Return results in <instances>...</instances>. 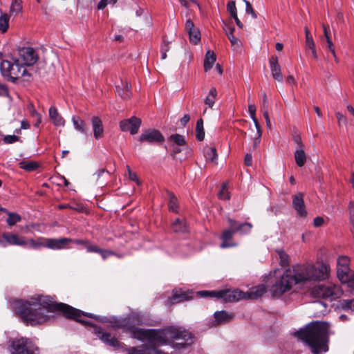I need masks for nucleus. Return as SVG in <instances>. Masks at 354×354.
<instances>
[{
  "label": "nucleus",
  "mask_w": 354,
  "mask_h": 354,
  "mask_svg": "<svg viewBox=\"0 0 354 354\" xmlns=\"http://www.w3.org/2000/svg\"><path fill=\"white\" fill-rule=\"evenodd\" d=\"M230 227L234 232H240L242 234H246L251 232L252 225L250 223H239L236 221L228 218Z\"/></svg>",
  "instance_id": "15"
},
{
  "label": "nucleus",
  "mask_w": 354,
  "mask_h": 354,
  "mask_svg": "<svg viewBox=\"0 0 354 354\" xmlns=\"http://www.w3.org/2000/svg\"><path fill=\"white\" fill-rule=\"evenodd\" d=\"M69 243H71L70 238L45 239V247L51 250L68 248Z\"/></svg>",
  "instance_id": "13"
},
{
  "label": "nucleus",
  "mask_w": 354,
  "mask_h": 354,
  "mask_svg": "<svg viewBox=\"0 0 354 354\" xmlns=\"http://www.w3.org/2000/svg\"><path fill=\"white\" fill-rule=\"evenodd\" d=\"M327 45H328V48L329 50L330 51L331 54L333 55V57L335 59V62L338 63L339 62V59L337 58V57L336 55L333 41H328V44H327Z\"/></svg>",
  "instance_id": "51"
},
{
  "label": "nucleus",
  "mask_w": 354,
  "mask_h": 354,
  "mask_svg": "<svg viewBox=\"0 0 354 354\" xmlns=\"http://www.w3.org/2000/svg\"><path fill=\"white\" fill-rule=\"evenodd\" d=\"M91 124L95 138H101L104 135V128L102 120L97 116H93L91 118Z\"/></svg>",
  "instance_id": "18"
},
{
  "label": "nucleus",
  "mask_w": 354,
  "mask_h": 354,
  "mask_svg": "<svg viewBox=\"0 0 354 354\" xmlns=\"http://www.w3.org/2000/svg\"><path fill=\"white\" fill-rule=\"evenodd\" d=\"M203 297L222 299L225 302H234L241 299H247L246 292L239 290H203L198 292Z\"/></svg>",
  "instance_id": "6"
},
{
  "label": "nucleus",
  "mask_w": 354,
  "mask_h": 354,
  "mask_svg": "<svg viewBox=\"0 0 354 354\" xmlns=\"http://www.w3.org/2000/svg\"><path fill=\"white\" fill-rule=\"evenodd\" d=\"M322 27L324 30V37H326V43L328 44V41H331V39L329 36V27L326 26L324 24H322Z\"/></svg>",
  "instance_id": "60"
},
{
  "label": "nucleus",
  "mask_w": 354,
  "mask_h": 354,
  "mask_svg": "<svg viewBox=\"0 0 354 354\" xmlns=\"http://www.w3.org/2000/svg\"><path fill=\"white\" fill-rule=\"evenodd\" d=\"M72 122L74 125L75 129L79 132L83 134H87L88 132V128L87 127L86 123L80 119L78 116H73Z\"/></svg>",
  "instance_id": "28"
},
{
  "label": "nucleus",
  "mask_w": 354,
  "mask_h": 354,
  "mask_svg": "<svg viewBox=\"0 0 354 354\" xmlns=\"http://www.w3.org/2000/svg\"><path fill=\"white\" fill-rule=\"evenodd\" d=\"M164 140L163 135L160 131L155 129H147L143 131L139 137L140 142L149 144L162 143Z\"/></svg>",
  "instance_id": "11"
},
{
  "label": "nucleus",
  "mask_w": 354,
  "mask_h": 354,
  "mask_svg": "<svg viewBox=\"0 0 354 354\" xmlns=\"http://www.w3.org/2000/svg\"><path fill=\"white\" fill-rule=\"evenodd\" d=\"M152 344H142L138 347H130L127 349V354H151Z\"/></svg>",
  "instance_id": "22"
},
{
  "label": "nucleus",
  "mask_w": 354,
  "mask_h": 354,
  "mask_svg": "<svg viewBox=\"0 0 354 354\" xmlns=\"http://www.w3.org/2000/svg\"><path fill=\"white\" fill-rule=\"evenodd\" d=\"M141 125V120L133 116L131 118L122 120L120 122V128L122 131H129L134 135L138 133Z\"/></svg>",
  "instance_id": "12"
},
{
  "label": "nucleus",
  "mask_w": 354,
  "mask_h": 354,
  "mask_svg": "<svg viewBox=\"0 0 354 354\" xmlns=\"http://www.w3.org/2000/svg\"><path fill=\"white\" fill-rule=\"evenodd\" d=\"M49 116L55 126L64 125L65 121L64 118L59 115L57 109L55 106L50 107Z\"/></svg>",
  "instance_id": "26"
},
{
  "label": "nucleus",
  "mask_w": 354,
  "mask_h": 354,
  "mask_svg": "<svg viewBox=\"0 0 354 354\" xmlns=\"http://www.w3.org/2000/svg\"><path fill=\"white\" fill-rule=\"evenodd\" d=\"M9 16L6 13H2L0 16V31L5 32L8 28Z\"/></svg>",
  "instance_id": "39"
},
{
  "label": "nucleus",
  "mask_w": 354,
  "mask_h": 354,
  "mask_svg": "<svg viewBox=\"0 0 354 354\" xmlns=\"http://www.w3.org/2000/svg\"><path fill=\"white\" fill-rule=\"evenodd\" d=\"M9 92L6 84L0 82V96L6 97L8 96Z\"/></svg>",
  "instance_id": "56"
},
{
  "label": "nucleus",
  "mask_w": 354,
  "mask_h": 354,
  "mask_svg": "<svg viewBox=\"0 0 354 354\" xmlns=\"http://www.w3.org/2000/svg\"><path fill=\"white\" fill-rule=\"evenodd\" d=\"M127 170H128L129 179L133 180V181H136L139 185L140 184V180L138 178L137 175L135 173L131 171V169H130L129 165L127 166Z\"/></svg>",
  "instance_id": "54"
},
{
  "label": "nucleus",
  "mask_w": 354,
  "mask_h": 354,
  "mask_svg": "<svg viewBox=\"0 0 354 354\" xmlns=\"http://www.w3.org/2000/svg\"><path fill=\"white\" fill-rule=\"evenodd\" d=\"M169 140L173 141L174 145L178 146H183L186 144L184 136L177 133L171 135Z\"/></svg>",
  "instance_id": "41"
},
{
  "label": "nucleus",
  "mask_w": 354,
  "mask_h": 354,
  "mask_svg": "<svg viewBox=\"0 0 354 354\" xmlns=\"http://www.w3.org/2000/svg\"><path fill=\"white\" fill-rule=\"evenodd\" d=\"M330 273V267L325 263H320L316 267L312 263L297 265L293 268L292 277L295 283L310 281H322L326 279Z\"/></svg>",
  "instance_id": "3"
},
{
  "label": "nucleus",
  "mask_w": 354,
  "mask_h": 354,
  "mask_svg": "<svg viewBox=\"0 0 354 354\" xmlns=\"http://www.w3.org/2000/svg\"><path fill=\"white\" fill-rule=\"evenodd\" d=\"M336 117L339 126L342 124H345L346 123V118L342 113L339 112L336 113Z\"/></svg>",
  "instance_id": "58"
},
{
  "label": "nucleus",
  "mask_w": 354,
  "mask_h": 354,
  "mask_svg": "<svg viewBox=\"0 0 354 354\" xmlns=\"http://www.w3.org/2000/svg\"><path fill=\"white\" fill-rule=\"evenodd\" d=\"M349 259L346 256H341L337 261V274L342 283L348 281L352 274L350 273Z\"/></svg>",
  "instance_id": "10"
},
{
  "label": "nucleus",
  "mask_w": 354,
  "mask_h": 354,
  "mask_svg": "<svg viewBox=\"0 0 354 354\" xmlns=\"http://www.w3.org/2000/svg\"><path fill=\"white\" fill-rule=\"evenodd\" d=\"M195 28H195V26L194 24V22L190 19H188L186 21V23H185V30L187 32H189V31L193 30Z\"/></svg>",
  "instance_id": "57"
},
{
  "label": "nucleus",
  "mask_w": 354,
  "mask_h": 354,
  "mask_svg": "<svg viewBox=\"0 0 354 354\" xmlns=\"http://www.w3.org/2000/svg\"><path fill=\"white\" fill-rule=\"evenodd\" d=\"M217 95V91L216 88L212 87L209 91L207 97H205L204 102L206 105H207L209 108L212 109L214 102L215 99Z\"/></svg>",
  "instance_id": "34"
},
{
  "label": "nucleus",
  "mask_w": 354,
  "mask_h": 354,
  "mask_svg": "<svg viewBox=\"0 0 354 354\" xmlns=\"http://www.w3.org/2000/svg\"><path fill=\"white\" fill-rule=\"evenodd\" d=\"M268 103L267 100V96L265 93L263 94V99H262V103H261V109L262 111L268 110Z\"/></svg>",
  "instance_id": "61"
},
{
  "label": "nucleus",
  "mask_w": 354,
  "mask_h": 354,
  "mask_svg": "<svg viewBox=\"0 0 354 354\" xmlns=\"http://www.w3.org/2000/svg\"><path fill=\"white\" fill-rule=\"evenodd\" d=\"M292 205L300 216H306L307 214L305 204L303 199V194L298 193L292 196Z\"/></svg>",
  "instance_id": "17"
},
{
  "label": "nucleus",
  "mask_w": 354,
  "mask_h": 354,
  "mask_svg": "<svg viewBox=\"0 0 354 354\" xmlns=\"http://www.w3.org/2000/svg\"><path fill=\"white\" fill-rule=\"evenodd\" d=\"M0 71L2 76L8 81L15 82L17 79L30 76L26 68H24L18 62L3 60L0 64Z\"/></svg>",
  "instance_id": "4"
},
{
  "label": "nucleus",
  "mask_w": 354,
  "mask_h": 354,
  "mask_svg": "<svg viewBox=\"0 0 354 354\" xmlns=\"http://www.w3.org/2000/svg\"><path fill=\"white\" fill-rule=\"evenodd\" d=\"M189 297L185 292L181 290H175L171 297L168 299V304L172 305L176 303L188 300Z\"/></svg>",
  "instance_id": "24"
},
{
  "label": "nucleus",
  "mask_w": 354,
  "mask_h": 354,
  "mask_svg": "<svg viewBox=\"0 0 354 354\" xmlns=\"http://www.w3.org/2000/svg\"><path fill=\"white\" fill-rule=\"evenodd\" d=\"M234 30L235 28L232 26H225V28H224V30L232 46L239 45L240 42L239 39L236 38L233 35Z\"/></svg>",
  "instance_id": "36"
},
{
  "label": "nucleus",
  "mask_w": 354,
  "mask_h": 354,
  "mask_svg": "<svg viewBox=\"0 0 354 354\" xmlns=\"http://www.w3.org/2000/svg\"><path fill=\"white\" fill-rule=\"evenodd\" d=\"M343 294V290L338 285L328 283L317 285L311 290L313 297L328 299L330 301L339 298Z\"/></svg>",
  "instance_id": "5"
},
{
  "label": "nucleus",
  "mask_w": 354,
  "mask_h": 354,
  "mask_svg": "<svg viewBox=\"0 0 354 354\" xmlns=\"http://www.w3.org/2000/svg\"><path fill=\"white\" fill-rule=\"evenodd\" d=\"M99 254H101L103 259H106L109 256L114 255L115 252L108 250L100 249Z\"/></svg>",
  "instance_id": "55"
},
{
  "label": "nucleus",
  "mask_w": 354,
  "mask_h": 354,
  "mask_svg": "<svg viewBox=\"0 0 354 354\" xmlns=\"http://www.w3.org/2000/svg\"><path fill=\"white\" fill-rule=\"evenodd\" d=\"M196 138L199 141L203 140L205 138V131L203 129V121L202 119H198L196 125Z\"/></svg>",
  "instance_id": "37"
},
{
  "label": "nucleus",
  "mask_w": 354,
  "mask_h": 354,
  "mask_svg": "<svg viewBox=\"0 0 354 354\" xmlns=\"http://www.w3.org/2000/svg\"><path fill=\"white\" fill-rule=\"evenodd\" d=\"M295 159L296 164L299 167H302L304 165L306 160V156L304 151L303 149H297L295 152Z\"/></svg>",
  "instance_id": "33"
},
{
  "label": "nucleus",
  "mask_w": 354,
  "mask_h": 354,
  "mask_svg": "<svg viewBox=\"0 0 354 354\" xmlns=\"http://www.w3.org/2000/svg\"><path fill=\"white\" fill-rule=\"evenodd\" d=\"M261 133H256V136L254 138L253 140V145H252V149H256L257 147L259 146L261 142Z\"/></svg>",
  "instance_id": "53"
},
{
  "label": "nucleus",
  "mask_w": 354,
  "mask_h": 354,
  "mask_svg": "<svg viewBox=\"0 0 354 354\" xmlns=\"http://www.w3.org/2000/svg\"><path fill=\"white\" fill-rule=\"evenodd\" d=\"M86 251L88 252H97V253H99V252L100 250V248H98L97 245H91L89 241H88V243L86 244Z\"/></svg>",
  "instance_id": "52"
},
{
  "label": "nucleus",
  "mask_w": 354,
  "mask_h": 354,
  "mask_svg": "<svg viewBox=\"0 0 354 354\" xmlns=\"http://www.w3.org/2000/svg\"><path fill=\"white\" fill-rule=\"evenodd\" d=\"M189 36L190 41L194 44H197L201 41V34L197 28L187 32Z\"/></svg>",
  "instance_id": "43"
},
{
  "label": "nucleus",
  "mask_w": 354,
  "mask_h": 354,
  "mask_svg": "<svg viewBox=\"0 0 354 354\" xmlns=\"http://www.w3.org/2000/svg\"><path fill=\"white\" fill-rule=\"evenodd\" d=\"M29 111H30V115L32 116V117H37V123L35 124V126H38L40 123H41V116L40 115L37 113V111L35 109L34 106L32 105H30L29 106Z\"/></svg>",
  "instance_id": "50"
},
{
  "label": "nucleus",
  "mask_w": 354,
  "mask_h": 354,
  "mask_svg": "<svg viewBox=\"0 0 354 354\" xmlns=\"http://www.w3.org/2000/svg\"><path fill=\"white\" fill-rule=\"evenodd\" d=\"M245 164L247 166H251L252 162V156L250 153H246L244 159Z\"/></svg>",
  "instance_id": "63"
},
{
  "label": "nucleus",
  "mask_w": 354,
  "mask_h": 354,
  "mask_svg": "<svg viewBox=\"0 0 354 354\" xmlns=\"http://www.w3.org/2000/svg\"><path fill=\"white\" fill-rule=\"evenodd\" d=\"M266 292V287L263 284L252 287L246 292L247 299H257L261 297Z\"/></svg>",
  "instance_id": "19"
},
{
  "label": "nucleus",
  "mask_w": 354,
  "mask_h": 354,
  "mask_svg": "<svg viewBox=\"0 0 354 354\" xmlns=\"http://www.w3.org/2000/svg\"><path fill=\"white\" fill-rule=\"evenodd\" d=\"M8 215V218L6 219V222L8 225L12 226L15 225L17 222H19L21 221V216L15 213L8 212L7 211L6 212Z\"/></svg>",
  "instance_id": "40"
},
{
  "label": "nucleus",
  "mask_w": 354,
  "mask_h": 354,
  "mask_svg": "<svg viewBox=\"0 0 354 354\" xmlns=\"http://www.w3.org/2000/svg\"><path fill=\"white\" fill-rule=\"evenodd\" d=\"M227 10L230 12L232 17H235L237 15V10L236 7L235 1H229L227 4Z\"/></svg>",
  "instance_id": "47"
},
{
  "label": "nucleus",
  "mask_w": 354,
  "mask_h": 354,
  "mask_svg": "<svg viewBox=\"0 0 354 354\" xmlns=\"http://www.w3.org/2000/svg\"><path fill=\"white\" fill-rule=\"evenodd\" d=\"M168 196H169V210H171V211H172L174 212H177V211H178V204H177V198H176V197L171 192H169L168 193Z\"/></svg>",
  "instance_id": "42"
},
{
  "label": "nucleus",
  "mask_w": 354,
  "mask_h": 354,
  "mask_svg": "<svg viewBox=\"0 0 354 354\" xmlns=\"http://www.w3.org/2000/svg\"><path fill=\"white\" fill-rule=\"evenodd\" d=\"M218 196L220 199L227 200L230 198V192L226 189V184H223L222 189L218 192Z\"/></svg>",
  "instance_id": "45"
},
{
  "label": "nucleus",
  "mask_w": 354,
  "mask_h": 354,
  "mask_svg": "<svg viewBox=\"0 0 354 354\" xmlns=\"http://www.w3.org/2000/svg\"><path fill=\"white\" fill-rule=\"evenodd\" d=\"M19 167L27 171H32L37 169L38 167V164L33 161H21L19 162Z\"/></svg>",
  "instance_id": "38"
},
{
  "label": "nucleus",
  "mask_w": 354,
  "mask_h": 354,
  "mask_svg": "<svg viewBox=\"0 0 354 354\" xmlns=\"http://www.w3.org/2000/svg\"><path fill=\"white\" fill-rule=\"evenodd\" d=\"M324 221L322 217L317 216L314 218L313 223L315 227H320L323 225Z\"/></svg>",
  "instance_id": "62"
},
{
  "label": "nucleus",
  "mask_w": 354,
  "mask_h": 354,
  "mask_svg": "<svg viewBox=\"0 0 354 354\" xmlns=\"http://www.w3.org/2000/svg\"><path fill=\"white\" fill-rule=\"evenodd\" d=\"M296 284L295 279L292 277V272L286 270L283 274L272 285L270 291L274 297H280L283 293L290 291Z\"/></svg>",
  "instance_id": "7"
},
{
  "label": "nucleus",
  "mask_w": 354,
  "mask_h": 354,
  "mask_svg": "<svg viewBox=\"0 0 354 354\" xmlns=\"http://www.w3.org/2000/svg\"><path fill=\"white\" fill-rule=\"evenodd\" d=\"M248 111L250 113L251 118L254 119L256 117V106L252 104H249Z\"/></svg>",
  "instance_id": "59"
},
{
  "label": "nucleus",
  "mask_w": 354,
  "mask_h": 354,
  "mask_svg": "<svg viewBox=\"0 0 354 354\" xmlns=\"http://www.w3.org/2000/svg\"><path fill=\"white\" fill-rule=\"evenodd\" d=\"M235 232H233V230L230 228V230H224L222 235H221V239L223 241L222 243L221 244V248H226L230 247L235 246L236 244L231 243L229 242L232 239L233 234Z\"/></svg>",
  "instance_id": "27"
},
{
  "label": "nucleus",
  "mask_w": 354,
  "mask_h": 354,
  "mask_svg": "<svg viewBox=\"0 0 354 354\" xmlns=\"http://www.w3.org/2000/svg\"><path fill=\"white\" fill-rule=\"evenodd\" d=\"M295 335L308 344L313 354L325 353L328 350L330 327L326 322H310Z\"/></svg>",
  "instance_id": "2"
},
{
  "label": "nucleus",
  "mask_w": 354,
  "mask_h": 354,
  "mask_svg": "<svg viewBox=\"0 0 354 354\" xmlns=\"http://www.w3.org/2000/svg\"><path fill=\"white\" fill-rule=\"evenodd\" d=\"M214 318L217 324H225L233 319V315L225 311H217L214 313Z\"/></svg>",
  "instance_id": "23"
},
{
  "label": "nucleus",
  "mask_w": 354,
  "mask_h": 354,
  "mask_svg": "<svg viewBox=\"0 0 354 354\" xmlns=\"http://www.w3.org/2000/svg\"><path fill=\"white\" fill-rule=\"evenodd\" d=\"M3 140L5 144H12L18 142L19 140V137L15 135H8L3 138Z\"/></svg>",
  "instance_id": "49"
},
{
  "label": "nucleus",
  "mask_w": 354,
  "mask_h": 354,
  "mask_svg": "<svg viewBox=\"0 0 354 354\" xmlns=\"http://www.w3.org/2000/svg\"><path fill=\"white\" fill-rule=\"evenodd\" d=\"M243 1L245 3V12L251 15L253 19H257V15L250 3L247 0H243Z\"/></svg>",
  "instance_id": "46"
},
{
  "label": "nucleus",
  "mask_w": 354,
  "mask_h": 354,
  "mask_svg": "<svg viewBox=\"0 0 354 354\" xmlns=\"http://www.w3.org/2000/svg\"><path fill=\"white\" fill-rule=\"evenodd\" d=\"M95 332L97 336L102 342L113 347H118L120 346L119 341L113 337L109 333L103 331L101 328H95Z\"/></svg>",
  "instance_id": "14"
},
{
  "label": "nucleus",
  "mask_w": 354,
  "mask_h": 354,
  "mask_svg": "<svg viewBox=\"0 0 354 354\" xmlns=\"http://www.w3.org/2000/svg\"><path fill=\"white\" fill-rule=\"evenodd\" d=\"M3 238L10 244L19 246H25L26 241L22 236H19L15 234L4 233Z\"/></svg>",
  "instance_id": "21"
},
{
  "label": "nucleus",
  "mask_w": 354,
  "mask_h": 354,
  "mask_svg": "<svg viewBox=\"0 0 354 354\" xmlns=\"http://www.w3.org/2000/svg\"><path fill=\"white\" fill-rule=\"evenodd\" d=\"M24 247L32 249H38L41 247H45V239L39 238L36 240L29 239L26 241V244Z\"/></svg>",
  "instance_id": "32"
},
{
  "label": "nucleus",
  "mask_w": 354,
  "mask_h": 354,
  "mask_svg": "<svg viewBox=\"0 0 354 354\" xmlns=\"http://www.w3.org/2000/svg\"><path fill=\"white\" fill-rule=\"evenodd\" d=\"M340 306L344 310L354 311V299L342 300L340 301Z\"/></svg>",
  "instance_id": "44"
},
{
  "label": "nucleus",
  "mask_w": 354,
  "mask_h": 354,
  "mask_svg": "<svg viewBox=\"0 0 354 354\" xmlns=\"http://www.w3.org/2000/svg\"><path fill=\"white\" fill-rule=\"evenodd\" d=\"M205 157L207 160L210 161L214 164L216 163L218 159V154L214 147H207L204 151Z\"/></svg>",
  "instance_id": "30"
},
{
  "label": "nucleus",
  "mask_w": 354,
  "mask_h": 354,
  "mask_svg": "<svg viewBox=\"0 0 354 354\" xmlns=\"http://www.w3.org/2000/svg\"><path fill=\"white\" fill-rule=\"evenodd\" d=\"M280 259V263L282 266H286L288 264V255L283 250L277 251Z\"/></svg>",
  "instance_id": "48"
},
{
  "label": "nucleus",
  "mask_w": 354,
  "mask_h": 354,
  "mask_svg": "<svg viewBox=\"0 0 354 354\" xmlns=\"http://www.w3.org/2000/svg\"><path fill=\"white\" fill-rule=\"evenodd\" d=\"M116 91L118 95L123 99H128L131 97V85L128 82H121V85L116 86Z\"/></svg>",
  "instance_id": "25"
},
{
  "label": "nucleus",
  "mask_w": 354,
  "mask_h": 354,
  "mask_svg": "<svg viewBox=\"0 0 354 354\" xmlns=\"http://www.w3.org/2000/svg\"><path fill=\"white\" fill-rule=\"evenodd\" d=\"M172 230L175 233H186L188 232V227L184 220L176 218L173 223Z\"/></svg>",
  "instance_id": "29"
},
{
  "label": "nucleus",
  "mask_w": 354,
  "mask_h": 354,
  "mask_svg": "<svg viewBox=\"0 0 354 354\" xmlns=\"http://www.w3.org/2000/svg\"><path fill=\"white\" fill-rule=\"evenodd\" d=\"M22 11V1L12 0L10 8V14L11 15H17Z\"/></svg>",
  "instance_id": "35"
},
{
  "label": "nucleus",
  "mask_w": 354,
  "mask_h": 354,
  "mask_svg": "<svg viewBox=\"0 0 354 354\" xmlns=\"http://www.w3.org/2000/svg\"><path fill=\"white\" fill-rule=\"evenodd\" d=\"M270 68L272 77L278 81H283V76L281 71V66L279 64L278 57L276 55H272L269 59Z\"/></svg>",
  "instance_id": "16"
},
{
  "label": "nucleus",
  "mask_w": 354,
  "mask_h": 354,
  "mask_svg": "<svg viewBox=\"0 0 354 354\" xmlns=\"http://www.w3.org/2000/svg\"><path fill=\"white\" fill-rule=\"evenodd\" d=\"M216 61V55L213 51L207 50L204 60V69L205 71L210 70L212 68L214 63Z\"/></svg>",
  "instance_id": "31"
},
{
  "label": "nucleus",
  "mask_w": 354,
  "mask_h": 354,
  "mask_svg": "<svg viewBox=\"0 0 354 354\" xmlns=\"http://www.w3.org/2000/svg\"><path fill=\"white\" fill-rule=\"evenodd\" d=\"M305 35H306V47L310 50L313 57L315 59H318V55L315 49V44L313 37L310 35V30L307 27H305Z\"/></svg>",
  "instance_id": "20"
},
{
  "label": "nucleus",
  "mask_w": 354,
  "mask_h": 354,
  "mask_svg": "<svg viewBox=\"0 0 354 354\" xmlns=\"http://www.w3.org/2000/svg\"><path fill=\"white\" fill-rule=\"evenodd\" d=\"M12 56V61L18 62L24 68L34 65L38 60V55L32 47L19 48Z\"/></svg>",
  "instance_id": "8"
},
{
  "label": "nucleus",
  "mask_w": 354,
  "mask_h": 354,
  "mask_svg": "<svg viewBox=\"0 0 354 354\" xmlns=\"http://www.w3.org/2000/svg\"><path fill=\"white\" fill-rule=\"evenodd\" d=\"M349 209H350V215H351V220L353 223V225L354 227V203H350V205H349Z\"/></svg>",
  "instance_id": "64"
},
{
  "label": "nucleus",
  "mask_w": 354,
  "mask_h": 354,
  "mask_svg": "<svg viewBox=\"0 0 354 354\" xmlns=\"http://www.w3.org/2000/svg\"><path fill=\"white\" fill-rule=\"evenodd\" d=\"M12 354H39L38 348L28 339H15L11 344Z\"/></svg>",
  "instance_id": "9"
},
{
  "label": "nucleus",
  "mask_w": 354,
  "mask_h": 354,
  "mask_svg": "<svg viewBox=\"0 0 354 354\" xmlns=\"http://www.w3.org/2000/svg\"><path fill=\"white\" fill-rule=\"evenodd\" d=\"M11 306L22 321L28 325L36 326L48 322L53 317L50 313L60 312L67 318L73 319L84 325H91L89 322L82 319V316L104 322L105 317L84 313L63 303H56L47 295H37L27 300L14 299Z\"/></svg>",
  "instance_id": "1"
}]
</instances>
